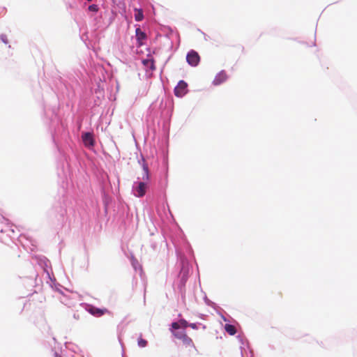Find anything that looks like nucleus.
Wrapping results in <instances>:
<instances>
[{"label":"nucleus","mask_w":357,"mask_h":357,"mask_svg":"<svg viewBox=\"0 0 357 357\" xmlns=\"http://www.w3.org/2000/svg\"><path fill=\"white\" fill-rule=\"evenodd\" d=\"M143 168V174L142 179L144 181H140L137 183V186H136L134 189L135 195L137 197H142L145 195L147 188V183L149 181V167L146 163L144 161L142 164Z\"/></svg>","instance_id":"f257e3e1"},{"label":"nucleus","mask_w":357,"mask_h":357,"mask_svg":"<svg viewBox=\"0 0 357 357\" xmlns=\"http://www.w3.org/2000/svg\"><path fill=\"white\" fill-rule=\"evenodd\" d=\"M186 60L189 65L197 66L200 61V56L197 52L191 50L188 53Z\"/></svg>","instance_id":"f03ea898"},{"label":"nucleus","mask_w":357,"mask_h":357,"mask_svg":"<svg viewBox=\"0 0 357 357\" xmlns=\"http://www.w3.org/2000/svg\"><path fill=\"white\" fill-rule=\"evenodd\" d=\"M188 84L183 80L179 81L174 89V94L177 97H183L187 93Z\"/></svg>","instance_id":"7ed1b4c3"},{"label":"nucleus","mask_w":357,"mask_h":357,"mask_svg":"<svg viewBox=\"0 0 357 357\" xmlns=\"http://www.w3.org/2000/svg\"><path fill=\"white\" fill-rule=\"evenodd\" d=\"M82 138L85 146L88 148H91L94 146L95 140L93 139V133L85 132L82 135Z\"/></svg>","instance_id":"20e7f679"},{"label":"nucleus","mask_w":357,"mask_h":357,"mask_svg":"<svg viewBox=\"0 0 357 357\" xmlns=\"http://www.w3.org/2000/svg\"><path fill=\"white\" fill-rule=\"evenodd\" d=\"M86 310L91 314L98 317H101L105 314L109 312V311L106 308L100 309L93 305H89Z\"/></svg>","instance_id":"39448f33"},{"label":"nucleus","mask_w":357,"mask_h":357,"mask_svg":"<svg viewBox=\"0 0 357 357\" xmlns=\"http://www.w3.org/2000/svg\"><path fill=\"white\" fill-rule=\"evenodd\" d=\"M227 75L225 71H220L217 75L215 77L213 84L214 85H220L222 83L225 82L227 79Z\"/></svg>","instance_id":"423d86ee"},{"label":"nucleus","mask_w":357,"mask_h":357,"mask_svg":"<svg viewBox=\"0 0 357 357\" xmlns=\"http://www.w3.org/2000/svg\"><path fill=\"white\" fill-rule=\"evenodd\" d=\"M171 327L174 330H178L180 328L185 330L187 327H189V324L186 320L182 319L177 322H173Z\"/></svg>","instance_id":"0eeeda50"},{"label":"nucleus","mask_w":357,"mask_h":357,"mask_svg":"<svg viewBox=\"0 0 357 357\" xmlns=\"http://www.w3.org/2000/svg\"><path fill=\"white\" fill-rule=\"evenodd\" d=\"M135 35L139 46L143 45V40L146 38V34L142 31L140 28H137L135 30Z\"/></svg>","instance_id":"6e6552de"},{"label":"nucleus","mask_w":357,"mask_h":357,"mask_svg":"<svg viewBox=\"0 0 357 357\" xmlns=\"http://www.w3.org/2000/svg\"><path fill=\"white\" fill-rule=\"evenodd\" d=\"M181 340L182 341L183 344L186 348L194 349L195 350H196V347H195L192 340L187 334L185 335L183 337V338L181 339Z\"/></svg>","instance_id":"1a4fd4ad"},{"label":"nucleus","mask_w":357,"mask_h":357,"mask_svg":"<svg viewBox=\"0 0 357 357\" xmlns=\"http://www.w3.org/2000/svg\"><path fill=\"white\" fill-rule=\"evenodd\" d=\"M171 332L173 335V336L178 340H181L183 338V337L186 335V332L185 330L178 331V330H174L171 328Z\"/></svg>","instance_id":"9d476101"},{"label":"nucleus","mask_w":357,"mask_h":357,"mask_svg":"<svg viewBox=\"0 0 357 357\" xmlns=\"http://www.w3.org/2000/svg\"><path fill=\"white\" fill-rule=\"evenodd\" d=\"M225 330L230 335H234L236 333L235 326L229 324L225 325Z\"/></svg>","instance_id":"9b49d317"},{"label":"nucleus","mask_w":357,"mask_h":357,"mask_svg":"<svg viewBox=\"0 0 357 357\" xmlns=\"http://www.w3.org/2000/svg\"><path fill=\"white\" fill-rule=\"evenodd\" d=\"M135 19L137 22H140L144 18L143 11L142 9L135 8Z\"/></svg>","instance_id":"f8f14e48"},{"label":"nucleus","mask_w":357,"mask_h":357,"mask_svg":"<svg viewBox=\"0 0 357 357\" xmlns=\"http://www.w3.org/2000/svg\"><path fill=\"white\" fill-rule=\"evenodd\" d=\"M144 66L150 68L151 70L155 69L154 61L153 59H146L143 61Z\"/></svg>","instance_id":"ddd939ff"},{"label":"nucleus","mask_w":357,"mask_h":357,"mask_svg":"<svg viewBox=\"0 0 357 357\" xmlns=\"http://www.w3.org/2000/svg\"><path fill=\"white\" fill-rule=\"evenodd\" d=\"M137 343L138 346L140 347H145L147 345V341L142 337H139Z\"/></svg>","instance_id":"4468645a"},{"label":"nucleus","mask_w":357,"mask_h":357,"mask_svg":"<svg viewBox=\"0 0 357 357\" xmlns=\"http://www.w3.org/2000/svg\"><path fill=\"white\" fill-rule=\"evenodd\" d=\"M89 10L93 13H97L99 10V8L96 4L90 5L88 8Z\"/></svg>","instance_id":"2eb2a0df"},{"label":"nucleus","mask_w":357,"mask_h":357,"mask_svg":"<svg viewBox=\"0 0 357 357\" xmlns=\"http://www.w3.org/2000/svg\"><path fill=\"white\" fill-rule=\"evenodd\" d=\"M189 327L195 330H197L198 328L197 325L195 323L189 324Z\"/></svg>","instance_id":"dca6fc26"}]
</instances>
